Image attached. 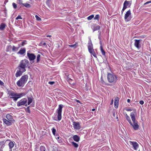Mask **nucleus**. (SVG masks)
I'll use <instances>...</instances> for the list:
<instances>
[{"instance_id": "nucleus-7", "label": "nucleus", "mask_w": 151, "mask_h": 151, "mask_svg": "<svg viewBox=\"0 0 151 151\" xmlns=\"http://www.w3.org/2000/svg\"><path fill=\"white\" fill-rule=\"evenodd\" d=\"M27 56L29 59V60L32 62V63L34 62V60L35 59L36 56L34 54L32 53H30L28 52L27 53Z\"/></svg>"}, {"instance_id": "nucleus-48", "label": "nucleus", "mask_w": 151, "mask_h": 151, "mask_svg": "<svg viewBox=\"0 0 151 151\" xmlns=\"http://www.w3.org/2000/svg\"><path fill=\"white\" fill-rule=\"evenodd\" d=\"M151 3V1H147L144 4L145 5L146 4H148Z\"/></svg>"}, {"instance_id": "nucleus-33", "label": "nucleus", "mask_w": 151, "mask_h": 151, "mask_svg": "<svg viewBox=\"0 0 151 151\" xmlns=\"http://www.w3.org/2000/svg\"><path fill=\"white\" fill-rule=\"evenodd\" d=\"M99 15L98 14L96 15L94 18V19L95 20H99Z\"/></svg>"}, {"instance_id": "nucleus-21", "label": "nucleus", "mask_w": 151, "mask_h": 151, "mask_svg": "<svg viewBox=\"0 0 151 151\" xmlns=\"http://www.w3.org/2000/svg\"><path fill=\"white\" fill-rule=\"evenodd\" d=\"M6 117L7 119L9 121H12V116L9 114H7L6 116Z\"/></svg>"}, {"instance_id": "nucleus-43", "label": "nucleus", "mask_w": 151, "mask_h": 151, "mask_svg": "<svg viewBox=\"0 0 151 151\" xmlns=\"http://www.w3.org/2000/svg\"><path fill=\"white\" fill-rule=\"evenodd\" d=\"M27 111L28 113H30V111L29 110V106H28L27 107V109L26 110Z\"/></svg>"}, {"instance_id": "nucleus-29", "label": "nucleus", "mask_w": 151, "mask_h": 151, "mask_svg": "<svg viewBox=\"0 0 151 151\" xmlns=\"http://www.w3.org/2000/svg\"><path fill=\"white\" fill-rule=\"evenodd\" d=\"M40 54H38L37 57V63H38L40 60Z\"/></svg>"}, {"instance_id": "nucleus-5", "label": "nucleus", "mask_w": 151, "mask_h": 151, "mask_svg": "<svg viewBox=\"0 0 151 151\" xmlns=\"http://www.w3.org/2000/svg\"><path fill=\"white\" fill-rule=\"evenodd\" d=\"M63 107V105L62 104H60L59 106V107L57 110V113L58 114V121H60L61 119V113Z\"/></svg>"}, {"instance_id": "nucleus-12", "label": "nucleus", "mask_w": 151, "mask_h": 151, "mask_svg": "<svg viewBox=\"0 0 151 151\" xmlns=\"http://www.w3.org/2000/svg\"><path fill=\"white\" fill-rule=\"evenodd\" d=\"M88 48L89 52H90L93 51L94 50L93 49V45L91 43V40H90L89 41L88 43Z\"/></svg>"}, {"instance_id": "nucleus-1", "label": "nucleus", "mask_w": 151, "mask_h": 151, "mask_svg": "<svg viewBox=\"0 0 151 151\" xmlns=\"http://www.w3.org/2000/svg\"><path fill=\"white\" fill-rule=\"evenodd\" d=\"M136 115V112L135 110H134L133 112L131 113L130 116L132 122H131L129 117L127 114H126L125 115L126 119L130 124L133 127V129L135 130L138 129L139 127L138 124V122L135 118Z\"/></svg>"}, {"instance_id": "nucleus-49", "label": "nucleus", "mask_w": 151, "mask_h": 151, "mask_svg": "<svg viewBox=\"0 0 151 151\" xmlns=\"http://www.w3.org/2000/svg\"><path fill=\"white\" fill-rule=\"evenodd\" d=\"M4 84V83L0 80V85H3Z\"/></svg>"}, {"instance_id": "nucleus-16", "label": "nucleus", "mask_w": 151, "mask_h": 151, "mask_svg": "<svg viewBox=\"0 0 151 151\" xmlns=\"http://www.w3.org/2000/svg\"><path fill=\"white\" fill-rule=\"evenodd\" d=\"M119 100V99L118 97H116L114 100V104L116 107H115L116 108H117L118 106V102Z\"/></svg>"}, {"instance_id": "nucleus-52", "label": "nucleus", "mask_w": 151, "mask_h": 151, "mask_svg": "<svg viewBox=\"0 0 151 151\" xmlns=\"http://www.w3.org/2000/svg\"><path fill=\"white\" fill-rule=\"evenodd\" d=\"M130 99H127V101L129 103V102H130Z\"/></svg>"}, {"instance_id": "nucleus-54", "label": "nucleus", "mask_w": 151, "mask_h": 151, "mask_svg": "<svg viewBox=\"0 0 151 151\" xmlns=\"http://www.w3.org/2000/svg\"><path fill=\"white\" fill-rule=\"evenodd\" d=\"M92 110L93 111H94L95 110V109H92Z\"/></svg>"}, {"instance_id": "nucleus-34", "label": "nucleus", "mask_w": 151, "mask_h": 151, "mask_svg": "<svg viewBox=\"0 0 151 151\" xmlns=\"http://www.w3.org/2000/svg\"><path fill=\"white\" fill-rule=\"evenodd\" d=\"M90 53L92 54L94 57H96V54L95 51H94V50H93V51H92V52H91Z\"/></svg>"}, {"instance_id": "nucleus-17", "label": "nucleus", "mask_w": 151, "mask_h": 151, "mask_svg": "<svg viewBox=\"0 0 151 151\" xmlns=\"http://www.w3.org/2000/svg\"><path fill=\"white\" fill-rule=\"evenodd\" d=\"M8 94L10 96H17V95L18 94L15 93L12 91H9Z\"/></svg>"}, {"instance_id": "nucleus-35", "label": "nucleus", "mask_w": 151, "mask_h": 151, "mask_svg": "<svg viewBox=\"0 0 151 151\" xmlns=\"http://www.w3.org/2000/svg\"><path fill=\"white\" fill-rule=\"evenodd\" d=\"M100 83L103 84H105V82L104 81L103 78L102 77H101V79H100Z\"/></svg>"}, {"instance_id": "nucleus-38", "label": "nucleus", "mask_w": 151, "mask_h": 151, "mask_svg": "<svg viewBox=\"0 0 151 151\" xmlns=\"http://www.w3.org/2000/svg\"><path fill=\"white\" fill-rule=\"evenodd\" d=\"M35 17L37 20L40 21L41 20V19L40 17H39L37 15H36Z\"/></svg>"}, {"instance_id": "nucleus-30", "label": "nucleus", "mask_w": 151, "mask_h": 151, "mask_svg": "<svg viewBox=\"0 0 151 151\" xmlns=\"http://www.w3.org/2000/svg\"><path fill=\"white\" fill-rule=\"evenodd\" d=\"M100 29V27L99 26H97L96 27H94V28L93 29V31L96 30H98Z\"/></svg>"}, {"instance_id": "nucleus-37", "label": "nucleus", "mask_w": 151, "mask_h": 151, "mask_svg": "<svg viewBox=\"0 0 151 151\" xmlns=\"http://www.w3.org/2000/svg\"><path fill=\"white\" fill-rule=\"evenodd\" d=\"M56 132V130L55 129L53 128L52 129V132L53 133V134L55 135V132Z\"/></svg>"}, {"instance_id": "nucleus-58", "label": "nucleus", "mask_w": 151, "mask_h": 151, "mask_svg": "<svg viewBox=\"0 0 151 151\" xmlns=\"http://www.w3.org/2000/svg\"><path fill=\"white\" fill-rule=\"evenodd\" d=\"M77 102H78L80 103V101H79V100H77Z\"/></svg>"}, {"instance_id": "nucleus-45", "label": "nucleus", "mask_w": 151, "mask_h": 151, "mask_svg": "<svg viewBox=\"0 0 151 151\" xmlns=\"http://www.w3.org/2000/svg\"><path fill=\"white\" fill-rule=\"evenodd\" d=\"M48 83L50 85H53L55 83V82L54 81H49Z\"/></svg>"}, {"instance_id": "nucleus-27", "label": "nucleus", "mask_w": 151, "mask_h": 151, "mask_svg": "<svg viewBox=\"0 0 151 151\" xmlns=\"http://www.w3.org/2000/svg\"><path fill=\"white\" fill-rule=\"evenodd\" d=\"M12 49V46L11 45L8 46L7 47L6 51L7 52L9 51Z\"/></svg>"}, {"instance_id": "nucleus-13", "label": "nucleus", "mask_w": 151, "mask_h": 151, "mask_svg": "<svg viewBox=\"0 0 151 151\" xmlns=\"http://www.w3.org/2000/svg\"><path fill=\"white\" fill-rule=\"evenodd\" d=\"M141 40H134V45L135 46L137 47V48H139L141 47V45L140 44V41Z\"/></svg>"}, {"instance_id": "nucleus-18", "label": "nucleus", "mask_w": 151, "mask_h": 151, "mask_svg": "<svg viewBox=\"0 0 151 151\" xmlns=\"http://www.w3.org/2000/svg\"><path fill=\"white\" fill-rule=\"evenodd\" d=\"M26 52L25 48H23L21 49L18 52V54H20L22 55L25 53Z\"/></svg>"}, {"instance_id": "nucleus-61", "label": "nucleus", "mask_w": 151, "mask_h": 151, "mask_svg": "<svg viewBox=\"0 0 151 151\" xmlns=\"http://www.w3.org/2000/svg\"><path fill=\"white\" fill-rule=\"evenodd\" d=\"M52 151H55L54 150H53Z\"/></svg>"}, {"instance_id": "nucleus-40", "label": "nucleus", "mask_w": 151, "mask_h": 151, "mask_svg": "<svg viewBox=\"0 0 151 151\" xmlns=\"http://www.w3.org/2000/svg\"><path fill=\"white\" fill-rule=\"evenodd\" d=\"M69 47H71L76 48V44L69 45Z\"/></svg>"}, {"instance_id": "nucleus-53", "label": "nucleus", "mask_w": 151, "mask_h": 151, "mask_svg": "<svg viewBox=\"0 0 151 151\" xmlns=\"http://www.w3.org/2000/svg\"><path fill=\"white\" fill-rule=\"evenodd\" d=\"M46 44L45 42H44L43 44V45H46Z\"/></svg>"}, {"instance_id": "nucleus-14", "label": "nucleus", "mask_w": 151, "mask_h": 151, "mask_svg": "<svg viewBox=\"0 0 151 151\" xmlns=\"http://www.w3.org/2000/svg\"><path fill=\"white\" fill-rule=\"evenodd\" d=\"M130 144L132 146L134 149L137 150L138 147V144L135 142H130Z\"/></svg>"}, {"instance_id": "nucleus-11", "label": "nucleus", "mask_w": 151, "mask_h": 151, "mask_svg": "<svg viewBox=\"0 0 151 151\" xmlns=\"http://www.w3.org/2000/svg\"><path fill=\"white\" fill-rule=\"evenodd\" d=\"M25 95V93H19L18 94V95H17V96H15L16 97H11L10 98L13 99V100L15 101H16L17 99L21 97V96H22Z\"/></svg>"}, {"instance_id": "nucleus-15", "label": "nucleus", "mask_w": 151, "mask_h": 151, "mask_svg": "<svg viewBox=\"0 0 151 151\" xmlns=\"http://www.w3.org/2000/svg\"><path fill=\"white\" fill-rule=\"evenodd\" d=\"M10 121H9L8 120H7L5 119H3V122L4 123L8 126H10L12 124V123Z\"/></svg>"}, {"instance_id": "nucleus-3", "label": "nucleus", "mask_w": 151, "mask_h": 151, "mask_svg": "<svg viewBox=\"0 0 151 151\" xmlns=\"http://www.w3.org/2000/svg\"><path fill=\"white\" fill-rule=\"evenodd\" d=\"M29 61L26 59H24L21 60L18 67H19L22 69H25V68L29 63Z\"/></svg>"}, {"instance_id": "nucleus-47", "label": "nucleus", "mask_w": 151, "mask_h": 151, "mask_svg": "<svg viewBox=\"0 0 151 151\" xmlns=\"http://www.w3.org/2000/svg\"><path fill=\"white\" fill-rule=\"evenodd\" d=\"M139 103L141 104V105H142L144 104V102L143 101H142V100H141V101H139Z\"/></svg>"}, {"instance_id": "nucleus-51", "label": "nucleus", "mask_w": 151, "mask_h": 151, "mask_svg": "<svg viewBox=\"0 0 151 151\" xmlns=\"http://www.w3.org/2000/svg\"><path fill=\"white\" fill-rule=\"evenodd\" d=\"M113 116L114 117L116 115V113H115V111L113 112Z\"/></svg>"}, {"instance_id": "nucleus-60", "label": "nucleus", "mask_w": 151, "mask_h": 151, "mask_svg": "<svg viewBox=\"0 0 151 151\" xmlns=\"http://www.w3.org/2000/svg\"><path fill=\"white\" fill-rule=\"evenodd\" d=\"M100 44L101 45V41L100 42Z\"/></svg>"}, {"instance_id": "nucleus-31", "label": "nucleus", "mask_w": 151, "mask_h": 151, "mask_svg": "<svg viewBox=\"0 0 151 151\" xmlns=\"http://www.w3.org/2000/svg\"><path fill=\"white\" fill-rule=\"evenodd\" d=\"M72 144L73 145V146L76 148L78 147V145L77 144L74 142H72Z\"/></svg>"}, {"instance_id": "nucleus-25", "label": "nucleus", "mask_w": 151, "mask_h": 151, "mask_svg": "<svg viewBox=\"0 0 151 151\" xmlns=\"http://www.w3.org/2000/svg\"><path fill=\"white\" fill-rule=\"evenodd\" d=\"M12 49L13 51H16L18 50V48L13 46L12 47Z\"/></svg>"}, {"instance_id": "nucleus-41", "label": "nucleus", "mask_w": 151, "mask_h": 151, "mask_svg": "<svg viewBox=\"0 0 151 151\" xmlns=\"http://www.w3.org/2000/svg\"><path fill=\"white\" fill-rule=\"evenodd\" d=\"M18 19H22V18L20 15H18L16 19L17 20Z\"/></svg>"}, {"instance_id": "nucleus-59", "label": "nucleus", "mask_w": 151, "mask_h": 151, "mask_svg": "<svg viewBox=\"0 0 151 151\" xmlns=\"http://www.w3.org/2000/svg\"><path fill=\"white\" fill-rule=\"evenodd\" d=\"M51 35H47V37H51Z\"/></svg>"}, {"instance_id": "nucleus-46", "label": "nucleus", "mask_w": 151, "mask_h": 151, "mask_svg": "<svg viewBox=\"0 0 151 151\" xmlns=\"http://www.w3.org/2000/svg\"><path fill=\"white\" fill-rule=\"evenodd\" d=\"M26 44V41H24L22 42V46H24V45Z\"/></svg>"}, {"instance_id": "nucleus-44", "label": "nucleus", "mask_w": 151, "mask_h": 151, "mask_svg": "<svg viewBox=\"0 0 151 151\" xmlns=\"http://www.w3.org/2000/svg\"><path fill=\"white\" fill-rule=\"evenodd\" d=\"M127 7V6L124 5L123 7L122 10V11H124L125 9H126Z\"/></svg>"}, {"instance_id": "nucleus-9", "label": "nucleus", "mask_w": 151, "mask_h": 151, "mask_svg": "<svg viewBox=\"0 0 151 151\" xmlns=\"http://www.w3.org/2000/svg\"><path fill=\"white\" fill-rule=\"evenodd\" d=\"M131 14L130 10H129L127 11L125 15L124 19L125 21L128 22L131 19L129 16Z\"/></svg>"}, {"instance_id": "nucleus-36", "label": "nucleus", "mask_w": 151, "mask_h": 151, "mask_svg": "<svg viewBox=\"0 0 151 151\" xmlns=\"http://www.w3.org/2000/svg\"><path fill=\"white\" fill-rule=\"evenodd\" d=\"M17 3L19 4H23L22 3V0H17Z\"/></svg>"}, {"instance_id": "nucleus-56", "label": "nucleus", "mask_w": 151, "mask_h": 151, "mask_svg": "<svg viewBox=\"0 0 151 151\" xmlns=\"http://www.w3.org/2000/svg\"><path fill=\"white\" fill-rule=\"evenodd\" d=\"M8 2V0L5 1L4 2V3L5 4L6 3Z\"/></svg>"}, {"instance_id": "nucleus-10", "label": "nucleus", "mask_w": 151, "mask_h": 151, "mask_svg": "<svg viewBox=\"0 0 151 151\" xmlns=\"http://www.w3.org/2000/svg\"><path fill=\"white\" fill-rule=\"evenodd\" d=\"M73 127L75 129H79L81 128L80 124L79 122H73Z\"/></svg>"}, {"instance_id": "nucleus-42", "label": "nucleus", "mask_w": 151, "mask_h": 151, "mask_svg": "<svg viewBox=\"0 0 151 151\" xmlns=\"http://www.w3.org/2000/svg\"><path fill=\"white\" fill-rule=\"evenodd\" d=\"M128 4V1H126L124 3V5L127 6Z\"/></svg>"}, {"instance_id": "nucleus-50", "label": "nucleus", "mask_w": 151, "mask_h": 151, "mask_svg": "<svg viewBox=\"0 0 151 151\" xmlns=\"http://www.w3.org/2000/svg\"><path fill=\"white\" fill-rule=\"evenodd\" d=\"M127 111H132V110L130 109H127Z\"/></svg>"}, {"instance_id": "nucleus-4", "label": "nucleus", "mask_w": 151, "mask_h": 151, "mask_svg": "<svg viewBox=\"0 0 151 151\" xmlns=\"http://www.w3.org/2000/svg\"><path fill=\"white\" fill-rule=\"evenodd\" d=\"M107 78L108 81L111 83L114 81L116 80L117 77L115 75H114L111 73H108Z\"/></svg>"}, {"instance_id": "nucleus-8", "label": "nucleus", "mask_w": 151, "mask_h": 151, "mask_svg": "<svg viewBox=\"0 0 151 151\" xmlns=\"http://www.w3.org/2000/svg\"><path fill=\"white\" fill-rule=\"evenodd\" d=\"M18 68L19 69V70H17L15 74V76L17 77L21 76L22 73L26 71L25 69H22L19 67H18Z\"/></svg>"}, {"instance_id": "nucleus-57", "label": "nucleus", "mask_w": 151, "mask_h": 151, "mask_svg": "<svg viewBox=\"0 0 151 151\" xmlns=\"http://www.w3.org/2000/svg\"><path fill=\"white\" fill-rule=\"evenodd\" d=\"M150 63L151 64V58H150Z\"/></svg>"}, {"instance_id": "nucleus-24", "label": "nucleus", "mask_w": 151, "mask_h": 151, "mask_svg": "<svg viewBox=\"0 0 151 151\" xmlns=\"http://www.w3.org/2000/svg\"><path fill=\"white\" fill-rule=\"evenodd\" d=\"M100 49L102 55H105V52L103 50V47L102 45H101L100 46Z\"/></svg>"}, {"instance_id": "nucleus-2", "label": "nucleus", "mask_w": 151, "mask_h": 151, "mask_svg": "<svg viewBox=\"0 0 151 151\" xmlns=\"http://www.w3.org/2000/svg\"><path fill=\"white\" fill-rule=\"evenodd\" d=\"M28 78L27 75L22 76L21 78L17 82V84L19 86H24Z\"/></svg>"}, {"instance_id": "nucleus-23", "label": "nucleus", "mask_w": 151, "mask_h": 151, "mask_svg": "<svg viewBox=\"0 0 151 151\" xmlns=\"http://www.w3.org/2000/svg\"><path fill=\"white\" fill-rule=\"evenodd\" d=\"M28 104L29 105L31 104L32 101L33 99L32 97H28Z\"/></svg>"}, {"instance_id": "nucleus-22", "label": "nucleus", "mask_w": 151, "mask_h": 151, "mask_svg": "<svg viewBox=\"0 0 151 151\" xmlns=\"http://www.w3.org/2000/svg\"><path fill=\"white\" fill-rule=\"evenodd\" d=\"M6 26V25L3 23H2L0 25V30H4Z\"/></svg>"}, {"instance_id": "nucleus-20", "label": "nucleus", "mask_w": 151, "mask_h": 151, "mask_svg": "<svg viewBox=\"0 0 151 151\" xmlns=\"http://www.w3.org/2000/svg\"><path fill=\"white\" fill-rule=\"evenodd\" d=\"M73 138L74 141L78 142L80 140L79 137L77 135H75L73 137Z\"/></svg>"}, {"instance_id": "nucleus-19", "label": "nucleus", "mask_w": 151, "mask_h": 151, "mask_svg": "<svg viewBox=\"0 0 151 151\" xmlns=\"http://www.w3.org/2000/svg\"><path fill=\"white\" fill-rule=\"evenodd\" d=\"M14 145V143L12 141H10L9 143V147L10 150L9 151H12V148Z\"/></svg>"}, {"instance_id": "nucleus-6", "label": "nucleus", "mask_w": 151, "mask_h": 151, "mask_svg": "<svg viewBox=\"0 0 151 151\" xmlns=\"http://www.w3.org/2000/svg\"><path fill=\"white\" fill-rule=\"evenodd\" d=\"M27 100L26 99H23L17 102V105L18 106L22 105H25V106H27Z\"/></svg>"}, {"instance_id": "nucleus-55", "label": "nucleus", "mask_w": 151, "mask_h": 151, "mask_svg": "<svg viewBox=\"0 0 151 151\" xmlns=\"http://www.w3.org/2000/svg\"><path fill=\"white\" fill-rule=\"evenodd\" d=\"M113 100H112L111 104L113 103Z\"/></svg>"}, {"instance_id": "nucleus-39", "label": "nucleus", "mask_w": 151, "mask_h": 151, "mask_svg": "<svg viewBox=\"0 0 151 151\" xmlns=\"http://www.w3.org/2000/svg\"><path fill=\"white\" fill-rule=\"evenodd\" d=\"M12 5L14 9H16L17 8V5L16 4L14 3H12Z\"/></svg>"}, {"instance_id": "nucleus-26", "label": "nucleus", "mask_w": 151, "mask_h": 151, "mask_svg": "<svg viewBox=\"0 0 151 151\" xmlns=\"http://www.w3.org/2000/svg\"><path fill=\"white\" fill-rule=\"evenodd\" d=\"M22 5L27 8H29L31 7V5L28 3L23 4Z\"/></svg>"}, {"instance_id": "nucleus-28", "label": "nucleus", "mask_w": 151, "mask_h": 151, "mask_svg": "<svg viewBox=\"0 0 151 151\" xmlns=\"http://www.w3.org/2000/svg\"><path fill=\"white\" fill-rule=\"evenodd\" d=\"M40 151H45V147L43 146H42L40 147Z\"/></svg>"}, {"instance_id": "nucleus-32", "label": "nucleus", "mask_w": 151, "mask_h": 151, "mask_svg": "<svg viewBox=\"0 0 151 151\" xmlns=\"http://www.w3.org/2000/svg\"><path fill=\"white\" fill-rule=\"evenodd\" d=\"M94 16V15H91L87 17V19L88 20H91L93 18Z\"/></svg>"}]
</instances>
